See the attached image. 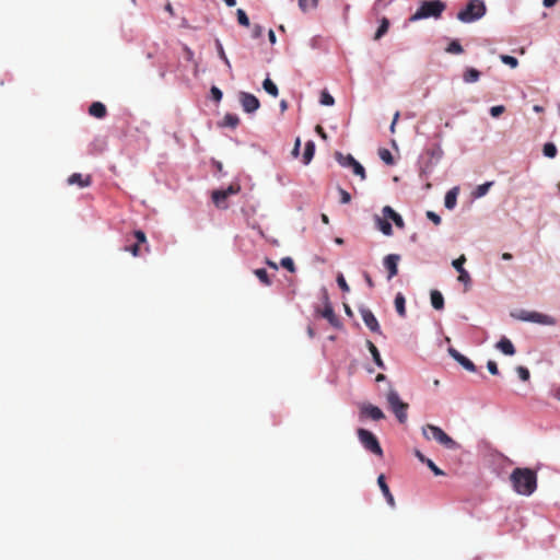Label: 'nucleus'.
I'll list each match as a JSON object with an SVG mask.
<instances>
[{"mask_svg": "<svg viewBox=\"0 0 560 560\" xmlns=\"http://www.w3.org/2000/svg\"><path fill=\"white\" fill-rule=\"evenodd\" d=\"M510 480L514 491L522 495H530L537 488V475L530 468H515Z\"/></svg>", "mask_w": 560, "mask_h": 560, "instance_id": "nucleus-1", "label": "nucleus"}, {"mask_svg": "<svg viewBox=\"0 0 560 560\" xmlns=\"http://www.w3.org/2000/svg\"><path fill=\"white\" fill-rule=\"evenodd\" d=\"M445 8L446 5L442 0H423L410 20L418 21L429 18H440Z\"/></svg>", "mask_w": 560, "mask_h": 560, "instance_id": "nucleus-2", "label": "nucleus"}, {"mask_svg": "<svg viewBox=\"0 0 560 560\" xmlns=\"http://www.w3.org/2000/svg\"><path fill=\"white\" fill-rule=\"evenodd\" d=\"M422 434L427 440L433 439L448 450L458 447L457 442L447 435L440 427L427 424L422 428Z\"/></svg>", "mask_w": 560, "mask_h": 560, "instance_id": "nucleus-3", "label": "nucleus"}, {"mask_svg": "<svg viewBox=\"0 0 560 560\" xmlns=\"http://www.w3.org/2000/svg\"><path fill=\"white\" fill-rule=\"evenodd\" d=\"M485 13L486 5L483 1L470 0L464 10L458 12L457 18L464 23H470L482 18Z\"/></svg>", "mask_w": 560, "mask_h": 560, "instance_id": "nucleus-4", "label": "nucleus"}, {"mask_svg": "<svg viewBox=\"0 0 560 560\" xmlns=\"http://www.w3.org/2000/svg\"><path fill=\"white\" fill-rule=\"evenodd\" d=\"M387 404L400 423L407 421L409 405L404 402L395 389H389L386 395Z\"/></svg>", "mask_w": 560, "mask_h": 560, "instance_id": "nucleus-5", "label": "nucleus"}, {"mask_svg": "<svg viewBox=\"0 0 560 560\" xmlns=\"http://www.w3.org/2000/svg\"><path fill=\"white\" fill-rule=\"evenodd\" d=\"M357 434H358L359 441L361 442V444L364 446L365 450L372 452L373 454H375L377 456L383 455V450L380 445V442H378L377 438L372 432L360 428V429H358Z\"/></svg>", "mask_w": 560, "mask_h": 560, "instance_id": "nucleus-6", "label": "nucleus"}, {"mask_svg": "<svg viewBox=\"0 0 560 560\" xmlns=\"http://www.w3.org/2000/svg\"><path fill=\"white\" fill-rule=\"evenodd\" d=\"M241 190L238 184H231L226 189H219L212 192L213 203L221 209L228 208L226 199L232 195H236Z\"/></svg>", "mask_w": 560, "mask_h": 560, "instance_id": "nucleus-7", "label": "nucleus"}, {"mask_svg": "<svg viewBox=\"0 0 560 560\" xmlns=\"http://www.w3.org/2000/svg\"><path fill=\"white\" fill-rule=\"evenodd\" d=\"M360 411H359V417L360 419H372L374 421H380V420H383L385 418V415L384 412L382 411L381 408H378L377 406H374L372 404H361L360 405Z\"/></svg>", "mask_w": 560, "mask_h": 560, "instance_id": "nucleus-8", "label": "nucleus"}, {"mask_svg": "<svg viewBox=\"0 0 560 560\" xmlns=\"http://www.w3.org/2000/svg\"><path fill=\"white\" fill-rule=\"evenodd\" d=\"M240 102L246 113H254L260 106L259 100L254 94L247 92L240 93Z\"/></svg>", "mask_w": 560, "mask_h": 560, "instance_id": "nucleus-9", "label": "nucleus"}, {"mask_svg": "<svg viewBox=\"0 0 560 560\" xmlns=\"http://www.w3.org/2000/svg\"><path fill=\"white\" fill-rule=\"evenodd\" d=\"M360 313H361L362 319H363L364 324L366 325V327L370 330H372L373 332L380 334L381 332L380 324H378L376 317L374 316V314L372 313V311L369 308H361Z\"/></svg>", "mask_w": 560, "mask_h": 560, "instance_id": "nucleus-10", "label": "nucleus"}, {"mask_svg": "<svg viewBox=\"0 0 560 560\" xmlns=\"http://www.w3.org/2000/svg\"><path fill=\"white\" fill-rule=\"evenodd\" d=\"M400 260V256L397 254H389L384 258V267L388 271V280L398 273V261Z\"/></svg>", "mask_w": 560, "mask_h": 560, "instance_id": "nucleus-11", "label": "nucleus"}, {"mask_svg": "<svg viewBox=\"0 0 560 560\" xmlns=\"http://www.w3.org/2000/svg\"><path fill=\"white\" fill-rule=\"evenodd\" d=\"M448 353L456 361L458 362L465 370L469 371V372H476L477 368L476 365L474 364L472 361H470L468 358H466L465 355H463L460 352H458L456 349L454 348H448Z\"/></svg>", "mask_w": 560, "mask_h": 560, "instance_id": "nucleus-12", "label": "nucleus"}, {"mask_svg": "<svg viewBox=\"0 0 560 560\" xmlns=\"http://www.w3.org/2000/svg\"><path fill=\"white\" fill-rule=\"evenodd\" d=\"M133 236L136 238V243L132 245L125 246L124 250L131 253L135 257L140 255V245L147 243V236L144 232L138 230L135 231Z\"/></svg>", "mask_w": 560, "mask_h": 560, "instance_id": "nucleus-13", "label": "nucleus"}, {"mask_svg": "<svg viewBox=\"0 0 560 560\" xmlns=\"http://www.w3.org/2000/svg\"><path fill=\"white\" fill-rule=\"evenodd\" d=\"M67 183L68 185H78L80 188H85L91 186L92 176L89 174L83 175L81 173H73L68 177Z\"/></svg>", "mask_w": 560, "mask_h": 560, "instance_id": "nucleus-14", "label": "nucleus"}, {"mask_svg": "<svg viewBox=\"0 0 560 560\" xmlns=\"http://www.w3.org/2000/svg\"><path fill=\"white\" fill-rule=\"evenodd\" d=\"M521 318L523 320L544 325H552L555 323L550 316L537 312L527 313L525 316H522Z\"/></svg>", "mask_w": 560, "mask_h": 560, "instance_id": "nucleus-15", "label": "nucleus"}, {"mask_svg": "<svg viewBox=\"0 0 560 560\" xmlns=\"http://www.w3.org/2000/svg\"><path fill=\"white\" fill-rule=\"evenodd\" d=\"M377 483H378V487L382 491V493L384 494L387 503L392 506V508H395L396 503H395V499L389 490V487L388 485L386 483V480H385V476L384 475H380L378 478H377Z\"/></svg>", "mask_w": 560, "mask_h": 560, "instance_id": "nucleus-16", "label": "nucleus"}, {"mask_svg": "<svg viewBox=\"0 0 560 560\" xmlns=\"http://www.w3.org/2000/svg\"><path fill=\"white\" fill-rule=\"evenodd\" d=\"M322 316L324 318H326L330 325L335 326V327H339L340 326V323H339V319L338 317L336 316L335 312H334V308L332 306L330 305L329 302H327L325 304V307L324 310L322 311Z\"/></svg>", "mask_w": 560, "mask_h": 560, "instance_id": "nucleus-17", "label": "nucleus"}, {"mask_svg": "<svg viewBox=\"0 0 560 560\" xmlns=\"http://www.w3.org/2000/svg\"><path fill=\"white\" fill-rule=\"evenodd\" d=\"M89 114L95 118L102 119L106 116V106L101 102H94L89 108Z\"/></svg>", "mask_w": 560, "mask_h": 560, "instance_id": "nucleus-18", "label": "nucleus"}, {"mask_svg": "<svg viewBox=\"0 0 560 560\" xmlns=\"http://www.w3.org/2000/svg\"><path fill=\"white\" fill-rule=\"evenodd\" d=\"M497 348L504 353L505 355H513L515 353V348L510 339L503 337L498 343Z\"/></svg>", "mask_w": 560, "mask_h": 560, "instance_id": "nucleus-19", "label": "nucleus"}, {"mask_svg": "<svg viewBox=\"0 0 560 560\" xmlns=\"http://www.w3.org/2000/svg\"><path fill=\"white\" fill-rule=\"evenodd\" d=\"M336 161L343 167H352L357 160L351 154H342L341 152L335 153Z\"/></svg>", "mask_w": 560, "mask_h": 560, "instance_id": "nucleus-20", "label": "nucleus"}, {"mask_svg": "<svg viewBox=\"0 0 560 560\" xmlns=\"http://www.w3.org/2000/svg\"><path fill=\"white\" fill-rule=\"evenodd\" d=\"M375 222H376V226L383 234H385L387 236H390L393 234L392 224L386 219L375 215Z\"/></svg>", "mask_w": 560, "mask_h": 560, "instance_id": "nucleus-21", "label": "nucleus"}, {"mask_svg": "<svg viewBox=\"0 0 560 560\" xmlns=\"http://www.w3.org/2000/svg\"><path fill=\"white\" fill-rule=\"evenodd\" d=\"M431 304L435 310H443L444 308V298L442 293L438 290H432L431 294Z\"/></svg>", "mask_w": 560, "mask_h": 560, "instance_id": "nucleus-22", "label": "nucleus"}, {"mask_svg": "<svg viewBox=\"0 0 560 560\" xmlns=\"http://www.w3.org/2000/svg\"><path fill=\"white\" fill-rule=\"evenodd\" d=\"M458 188L454 187L445 195L444 205L447 209H453L456 206Z\"/></svg>", "mask_w": 560, "mask_h": 560, "instance_id": "nucleus-23", "label": "nucleus"}, {"mask_svg": "<svg viewBox=\"0 0 560 560\" xmlns=\"http://www.w3.org/2000/svg\"><path fill=\"white\" fill-rule=\"evenodd\" d=\"M368 348L373 357V360L375 362V364L381 368V369H385V364H384V361L382 360L381 358V354H380V351L378 349L376 348V346L372 342V341H368Z\"/></svg>", "mask_w": 560, "mask_h": 560, "instance_id": "nucleus-24", "label": "nucleus"}, {"mask_svg": "<svg viewBox=\"0 0 560 560\" xmlns=\"http://www.w3.org/2000/svg\"><path fill=\"white\" fill-rule=\"evenodd\" d=\"M315 153V144L313 141H307L305 144L304 153H303V163L307 165Z\"/></svg>", "mask_w": 560, "mask_h": 560, "instance_id": "nucleus-25", "label": "nucleus"}, {"mask_svg": "<svg viewBox=\"0 0 560 560\" xmlns=\"http://www.w3.org/2000/svg\"><path fill=\"white\" fill-rule=\"evenodd\" d=\"M480 78V72L475 68H468L463 75V79L467 83H472L478 81Z\"/></svg>", "mask_w": 560, "mask_h": 560, "instance_id": "nucleus-26", "label": "nucleus"}, {"mask_svg": "<svg viewBox=\"0 0 560 560\" xmlns=\"http://www.w3.org/2000/svg\"><path fill=\"white\" fill-rule=\"evenodd\" d=\"M405 298L401 293H398L395 298V307L399 316L405 317L406 316V307H405Z\"/></svg>", "mask_w": 560, "mask_h": 560, "instance_id": "nucleus-27", "label": "nucleus"}, {"mask_svg": "<svg viewBox=\"0 0 560 560\" xmlns=\"http://www.w3.org/2000/svg\"><path fill=\"white\" fill-rule=\"evenodd\" d=\"M262 88L268 94H270L273 97H277L279 94L277 85L269 78L264 80Z\"/></svg>", "mask_w": 560, "mask_h": 560, "instance_id": "nucleus-28", "label": "nucleus"}, {"mask_svg": "<svg viewBox=\"0 0 560 560\" xmlns=\"http://www.w3.org/2000/svg\"><path fill=\"white\" fill-rule=\"evenodd\" d=\"M240 124V118L235 114H226L223 118V126L236 128Z\"/></svg>", "mask_w": 560, "mask_h": 560, "instance_id": "nucleus-29", "label": "nucleus"}, {"mask_svg": "<svg viewBox=\"0 0 560 560\" xmlns=\"http://www.w3.org/2000/svg\"><path fill=\"white\" fill-rule=\"evenodd\" d=\"M389 27V21L386 18H383L381 21V25L378 26L374 39H380L382 36H384Z\"/></svg>", "mask_w": 560, "mask_h": 560, "instance_id": "nucleus-30", "label": "nucleus"}, {"mask_svg": "<svg viewBox=\"0 0 560 560\" xmlns=\"http://www.w3.org/2000/svg\"><path fill=\"white\" fill-rule=\"evenodd\" d=\"M254 273L256 275V277L259 279V281H260L262 284H265V285H270V284H271V281H270V279H269V276H268V273H267L266 269H262V268H260V269H256V270L254 271Z\"/></svg>", "mask_w": 560, "mask_h": 560, "instance_id": "nucleus-31", "label": "nucleus"}, {"mask_svg": "<svg viewBox=\"0 0 560 560\" xmlns=\"http://www.w3.org/2000/svg\"><path fill=\"white\" fill-rule=\"evenodd\" d=\"M492 185H493V182H487V183H485V184H482V185H479V186L476 188L475 192H474L475 197H476V198L483 197V196L488 192L489 188H490Z\"/></svg>", "mask_w": 560, "mask_h": 560, "instance_id": "nucleus-32", "label": "nucleus"}, {"mask_svg": "<svg viewBox=\"0 0 560 560\" xmlns=\"http://www.w3.org/2000/svg\"><path fill=\"white\" fill-rule=\"evenodd\" d=\"M542 152L547 158L552 159L557 155V148L553 143L548 142L544 145Z\"/></svg>", "mask_w": 560, "mask_h": 560, "instance_id": "nucleus-33", "label": "nucleus"}, {"mask_svg": "<svg viewBox=\"0 0 560 560\" xmlns=\"http://www.w3.org/2000/svg\"><path fill=\"white\" fill-rule=\"evenodd\" d=\"M445 50L448 54H462L463 47L457 40H453L448 44Z\"/></svg>", "mask_w": 560, "mask_h": 560, "instance_id": "nucleus-34", "label": "nucleus"}, {"mask_svg": "<svg viewBox=\"0 0 560 560\" xmlns=\"http://www.w3.org/2000/svg\"><path fill=\"white\" fill-rule=\"evenodd\" d=\"M236 15H237V22L243 25V26H249V19L246 14V12L242 9H238L236 11Z\"/></svg>", "mask_w": 560, "mask_h": 560, "instance_id": "nucleus-35", "label": "nucleus"}, {"mask_svg": "<svg viewBox=\"0 0 560 560\" xmlns=\"http://www.w3.org/2000/svg\"><path fill=\"white\" fill-rule=\"evenodd\" d=\"M500 59L503 63L510 66L511 68H516L518 65V60L513 56L501 55Z\"/></svg>", "mask_w": 560, "mask_h": 560, "instance_id": "nucleus-36", "label": "nucleus"}, {"mask_svg": "<svg viewBox=\"0 0 560 560\" xmlns=\"http://www.w3.org/2000/svg\"><path fill=\"white\" fill-rule=\"evenodd\" d=\"M378 155L386 164L392 165L394 163L393 155L387 149H381Z\"/></svg>", "mask_w": 560, "mask_h": 560, "instance_id": "nucleus-37", "label": "nucleus"}, {"mask_svg": "<svg viewBox=\"0 0 560 560\" xmlns=\"http://www.w3.org/2000/svg\"><path fill=\"white\" fill-rule=\"evenodd\" d=\"M280 265L285 268L287 270H289L290 272H294L295 271V266H294V261L292 260L291 257H283L280 261Z\"/></svg>", "mask_w": 560, "mask_h": 560, "instance_id": "nucleus-38", "label": "nucleus"}, {"mask_svg": "<svg viewBox=\"0 0 560 560\" xmlns=\"http://www.w3.org/2000/svg\"><path fill=\"white\" fill-rule=\"evenodd\" d=\"M320 103L326 106H331L334 105L335 100L327 91H323L320 95Z\"/></svg>", "mask_w": 560, "mask_h": 560, "instance_id": "nucleus-39", "label": "nucleus"}, {"mask_svg": "<svg viewBox=\"0 0 560 560\" xmlns=\"http://www.w3.org/2000/svg\"><path fill=\"white\" fill-rule=\"evenodd\" d=\"M466 261V257L465 255H460L457 259H454L453 262H452V266L458 271L460 272V270H466L464 268V264Z\"/></svg>", "mask_w": 560, "mask_h": 560, "instance_id": "nucleus-40", "label": "nucleus"}, {"mask_svg": "<svg viewBox=\"0 0 560 560\" xmlns=\"http://www.w3.org/2000/svg\"><path fill=\"white\" fill-rule=\"evenodd\" d=\"M351 168L355 175L361 177V179H365V170L358 161L352 165Z\"/></svg>", "mask_w": 560, "mask_h": 560, "instance_id": "nucleus-41", "label": "nucleus"}, {"mask_svg": "<svg viewBox=\"0 0 560 560\" xmlns=\"http://www.w3.org/2000/svg\"><path fill=\"white\" fill-rule=\"evenodd\" d=\"M516 372H517L520 378L524 382L528 381L530 377L529 370L525 366H517Z\"/></svg>", "mask_w": 560, "mask_h": 560, "instance_id": "nucleus-42", "label": "nucleus"}, {"mask_svg": "<svg viewBox=\"0 0 560 560\" xmlns=\"http://www.w3.org/2000/svg\"><path fill=\"white\" fill-rule=\"evenodd\" d=\"M425 465L432 470L435 476H443L444 471L441 470L431 459H425Z\"/></svg>", "mask_w": 560, "mask_h": 560, "instance_id": "nucleus-43", "label": "nucleus"}, {"mask_svg": "<svg viewBox=\"0 0 560 560\" xmlns=\"http://www.w3.org/2000/svg\"><path fill=\"white\" fill-rule=\"evenodd\" d=\"M337 283H338L339 288H340L343 292H349V291H350V288H349V285H348V283H347L346 279H345V277H343L341 273H339V275L337 276Z\"/></svg>", "mask_w": 560, "mask_h": 560, "instance_id": "nucleus-44", "label": "nucleus"}, {"mask_svg": "<svg viewBox=\"0 0 560 560\" xmlns=\"http://www.w3.org/2000/svg\"><path fill=\"white\" fill-rule=\"evenodd\" d=\"M458 277H457V280L462 283H464L465 285L469 284L470 283V276L469 273L467 272V270H460V272H458Z\"/></svg>", "mask_w": 560, "mask_h": 560, "instance_id": "nucleus-45", "label": "nucleus"}, {"mask_svg": "<svg viewBox=\"0 0 560 560\" xmlns=\"http://www.w3.org/2000/svg\"><path fill=\"white\" fill-rule=\"evenodd\" d=\"M210 92L213 101L220 102L222 100L223 93L219 88L212 86Z\"/></svg>", "mask_w": 560, "mask_h": 560, "instance_id": "nucleus-46", "label": "nucleus"}, {"mask_svg": "<svg viewBox=\"0 0 560 560\" xmlns=\"http://www.w3.org/2000/svg\"><path fill=\"white\" fill-rule=\"evenodd\" d=\"M504 110L505 107L503 105H497L490 108V114L492 117H499L501 114L504 113Z\"/></svg>", "mask_w": 560, "mask_h": 560, "instance_id": "nucleus-47", "label": "nucleus"}, {"mask_svg": "<svg viewBox=\"0 0 560 560\" xmlns=\"http://www.w3.org/2000/svg\"><path fill=\"white\" fill-rule=\"evenodd\" d=\"M383 214H384L386 220L387 219L392 220L397 214V212L392 207L385 206L383 208Z\"/></svg>", "mask_w": 560, "mask_h": 560, "instance_id": "nucleus-48", "label": "nucleus"}, {"mask_svg": "<svg viewBox=\"0 0 560 560\" xmlns=\"http://www.w3.org/2000/svg\"><path fill=\"white\" fill-rule=\"evenodd\" d=\"M487 369L488 371L492 374V375H498L499 374V369H498V364L492 361V360H489L487 362Z\"/></svg>", "mask_w": 560, "mask_h": 560, "instance_id": "nucleus-49", "label": "nucleus"}, {"mask_svg": "<svg viewBox=\"0 0 560 560\" xmlns=\"http://www.w3.org/2000/svg\"><path fill=\"white\" fill-rule=\"evenodd\" d=\"M427 218L431 220L435 225H439L441 223V217L433 211H428Z\"/></svg>", "mask_w": 560, "mask_h": 560, "instance_id": "nucleus-50", "label": "nucleus"}, {"mask_svg": "<svg viewBox=\"0 0 560 560\" xmlns=\"http://www.w3.org/2000/svg\"><path fill=\"white\" fill-rule=\"evenodd\" d=\"M339 192H340V197H341V199H340L341 203L350 202L351 196L347 190L339 188Z\"/></svg>", "mask_w": 560, "mask_h": 560, "instance_id": "nucleus-51", "label": "nucleus"}, {"mask_svg": "<svg viewBox=\"0 0 560 560\" xmlns=\"http://www.w3.org/2000/svg\"><path fill=\"white\" fill-rule=\"evenodd\" d=\"M218 48H219V56L220 58L225 62V65L230 68L231 67V63H230V60L228 59L225 52H224V49L222 47V45L218 42Z\"/></svg>", "mask_w": 560, "mask_h": 560, "instance_id": "nucleus-52", "label": "nucleus"}, {"mask_svg": "<svg viewBox=\"0 0 560 560\" xmlns=\"http://www.w3.org/2000/svg\"><path fill=\"white\" fill-rule=\"evenodd\" d=\"M392 220L397 228L402 229L405 226L404 220L399 213H397Z\"/></svg>", "mask_w": 560, "mask_h": 560, "instance_id": "nucleus-53", "label": "nucleus"}, {"mask_svg": "<svg viewBox=\"0 0 560 560\" xmlns=\"http://www.w3.org/2000/svg\"><path fill=\"white\" fill-rule=\"evenodd\" d=\"M300 147H301V140H300V138H296L295 143H294V148L292 150V155L293 156L296 158L299 155Z\"/></svg>", "mask_w": 560, "mask_h": 560, "instance_id": "nucleus-54", "label": "nucleus"}, {"mask_svg": "<svg viewBox=\"0 0 560 560\" xmlns=\"http://www.w3.org/2000/svg\"><path fill=\"white\" fill-rule=\"evenodd\" d=\"M315 131L320 136L322 139H327V133L325 132L324 128L320 125H317L315 127Z\"/></svg>", "mask_w": 560, "mask_h": 560, "instance_id": "nucleus-55", "label": "nucleus"}, {"mask_svg": "<svg viewBox=\"0 0 560 560\" xmlns=\"http://www.w3.org/2000/svg\"><path fill=\"white\" fill-rule=\"evenodd\" d=\"M399 116H400L399 112H396L395 115H394L392 125H390V131L392 132H395V126H396V124H397V121L399 119Z\"/></svg>", "mask_w": 560, "mask_h": 560, "instance_id": "nucleus-56", "label": "nucleus"}, {"mask_svg": "<svg viewBox=\"0 0 560 560\" xmlns=\"http://www.w3.org/2000/svg\"><path fill=\"white\" fill-rule=\"evenodd\" d=\"M262 34V27L260 25H255L253 30V37H259Z\"/></svg>", "mask_w": 560, "mask_h": 560, "instance_id": "nucleus-57", "label": "nucleus"}, {"mask_svg": "<svg viewBox=\"0 0 560 560\" xmlns=\"http://www.w3.org/2000/svg\"><path fill=\"white\" fill-rule=\"evenodd\" d=\"M364 279H365L366 284L370 288L374 287V282H373L372 278L370 277V275L368 272H364Z\"/></svg>", "mask_w": 560, "mask_h": 560, "instance_id": "nucleus-58", "label": "nucleus"}, {"mask_svg": "<svg viewBox=\"0 0 560 560\" xmlns=\"http://www.w3.org/2000/svg\"><path fill=\"white\" fill-rule=\"evenodd\" d=\"M559 0H544V5L546 8H550L552 5H555Z\"/></svg>", "mask_w": 560, "mask_h": 560, "instance_id": "nucleus-59", "label": "nucleus"}, {"mask_svg": "<svg viewBox=\"0 0 560 560\" xmlns=\"http://www.w3.org/2000/svg\"><path fill=\"white\" fill-rule=\"evenodd\" d=\"M416 456L419 458V460L423 464H425V459H428L421 452L416 451Z\"/></svg>", "mask_w": 560, "mask_h": 560, "instance_id": "nucleus-60", "label": "nucleus"}, {"mask_svg": "<svg viewBox=\"0 0 560 560\" xmlns=\"http://www.w3.org/2000/svg\"><path fill=\"white\" fill-rule=\"evenodd\" d=\"M299 5L301 10L306 11L307 10V0H299Z\"/></svg>", "mask_w": 560, "mask_h": 560, "instance_id": "nucleus-61", "label": "nucleus"}, {"mask_svg": "<svg viewBox=\"0 0 560 560\" xmlns=\"http://www.w3.org/2000/svg\"><path fill=\"white\" fill-rule=\"evenodd\" d=\"M318 4V0H307V9L308 8H316Z\"/></svg>", "mask_w": 560, "mask_h": 560, "instance_id": "nucleus-62", "label": "nucleus"}, {"mask_svg": "<svg viewBox=\"0 0 560 560\" xmlns=\"http://www.w3.org/2000/svg\"><path fill=\"white\" fill-rule=\"evenodd\" d=\"M266 264L272 268L273 270H278V265L275 261H271L269 259L266 260Z\"/></svg>", "mask_w": 560, "mask_h": 560, "instance_id": "nucleus-63", "label": "nucleus"}, {"mask_svg": "<svg viewBox=\"0 0 560 560\" xmlns=\"http://www.w3.org/2000/svg\"><path fill=\"white\" fill-rule=\"evenodd\" d=\"M268 36H269V40L272 44L276 43V35H275V32L272 30L269 31Z\"/></svg>", "mask_w": 560, "mask_h": 560, "instance_id": "nucleus-64", "label": "nucleus"}]
</instances>
